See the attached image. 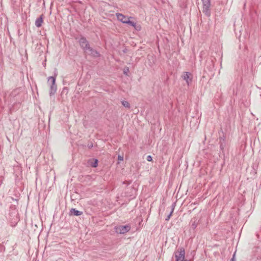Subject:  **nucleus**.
Here are the masks:
<instances>
[{
    "mask_svg": "<svg viewBox=\"0 0 261 261\" xmlns=\"http://www.w3.org/2000/svg\"><path fill=\"white\" fill-rule=\"evenodd\" d=\"M79 43L85 53H88L89 51L88 54L94 58H98L100 56V54L98 51L90 46L88 41L85 37L81 36L79 39Z\"/></svg>",
    "mask_w": 261,
    "mask_h": 261,
    "instance_id": "nucleus-1",
    "label": "nucleus"
},
{
    "mask_svg": "<svg viewBox=\"0 0 261 261\" xmlns=\"http://www.w3.org/2000/svg\"><path fill=\"white\" fill-rule=\"evenodd\" d=\"M57 75V73H55L54 76H51L48 77L47 82L48 84L49 85L50 89H49V95L53 96L55 94L57 91V87L56 84V76Z\"/></svg>",
    "mask_w": 261,
    "mask_h": 261,
    "instance_id": "nucleus-2",
    "label": "nucleus"
},
{
    "mask_svg": "<svg viewBox=\"0 0 261 261\" xmlns=\"http://www.w3.org/2000/svg\"><path fill=\"white\" fill-rule=\"evenodd\" d=\"M202 3V12L207 17L211 16V0H201Z\"/></svg>",
    "mask_w": 261,
    "mask_h": 261,
    "instance_id": "nucleus-3",
    "label": "nucleus"
},
{
    "mask_svg": "<svg viewBox=\"0 0 261 261\" xmlns=\"http://www.w3.org/2000/svg\"><path fill=\"white\" fill-rule=\"evenodd\" d=\"M175 257L176 261H189V260L185 259V251L183 247H180L178 249V252H176L175 254Z\"/></svg>",
    "mask_w": 261,
    "mask_h": 261,
    "instance_id": "nucleus-4",
    "label": "nucleus"
},
{
    "mask_svg": "<svg viewBox=\"0 0 261 261\" xmlns=\"http://www.w3.org/2000/svg\"><path fill=\"white\" fill-rule=\"evenodd\" d=\"M130 225L127 224L125 225H119L115 227V231L117 233L124 234L128 232L130 229Z\"/></svg>",
    "mask_w": 261,
    "mask_h": 261,
    "instance_id": "nucleus-5",
    "label": "nucleus"
},
{
    "mask_svg": "<svg viewBox=\"0 0 261 261\" xmlns=\"http://www.w3.org/2000/svg\"><path fill=\"white\" fill-rule=\"evenodd\" d=\"M182 79L186 81V83L189 86L192 82L193 76L192 74L189 72H185L182 76Z\"/></svg>",
    "mask_w": 261,
    "mask_h": 261,
    "instance_id": "nucleus-6",
    "label": "nucleus"
},
{
    "mask_svg": "<svg viewBox=\"0 0 261 261\" xmlns=\"http://www.w3.org/2000/svg\"><path fill=\"white\" fill-rule=\"evenodd\" d=\"M116 16L119 21H121L123 23H125V24L127 22V20H128L129 18H133L132 17H128L124 15L123 14H122L121 13H116Z\"/></svg>",
    "mask_w": 261,
    "mask_h": 261,
    "instance_id": "nucleus-7",
    "label": "nucleus"
},
{
    "mask_svg": "<svg viewBox=\"0 0 261 261\" xmlns=\"http://www.w3.org/2000/svg\"><path fill=\"white\" fill-rule=\"evenodd\" d=\"M83 214V212L78 211L75 208H72L70 210L69 215L70 216H79Z\"/></svg>",
    "mask_w": 261,
    "mask_h": 261,
    "instance_id": "nucleus-8",
    "label": "nucleus"
},
{
    "mask_svg": "<svg viewBox=\"0 0 261 261\" xmlns=\"http://www.w3.org/2000/svg\"><path fill=\"white\" fill-rule=\"evenodd\" d=\"M220 144V148L222 153L224 152V150L226 146V143L225 141V137H221L220 138L219 140Z\"/></svg>",
    "mask_w": 261,
    "mask_h": 261,
    "instance_id": "nucleus-9",
    "label": "nucleus"
},
{
    "mask_svg": "<svg viewBox=\"0 0 261 261\" xmlns=\"http://www.w3.org/2000/svg\"><path fill=\"white\" fill-rule=\"evenodd\" d=\"M43 22V15H41L37 18L35 21V25L37 27L39 28L42 25Z\"/></svg>",
    "mask_w": 261,
    "mask_h": 261,
    "instance_id": "nucleus-10",
    "label": "nucleus"
},
{
    "mask_svg": "<svg viewBox=\"0 0 261 261\" xmlns=\"http://www.w3.org/2000/svg\"><path fill=\"white\" fill-rule=\"evenodd\" d=\"M98 160L93 159L89 161V164L92 167L96 168L98 166Z\"/></svg>",
    "mask_w": 261,
    "mask_h": 261,
    "instance_id": "nucleus-11",
    "label": "nucleus"
},
{
    "mask_svg": "<svg viewBox=\"0 0 261 261\" xmlns=\"http://www.w3.org/2000/svg\"><path fill=\"white\" fill-rule=\"evenodd\" d=\"M199 221H197V220H195L194 221H191V228L194 230L197 226Z\"/></svg>",
    "mask_w": 261,
    "mask_h": 261,
    "instance_id": "nucleus-12",
    "label": "nucleus"
},
{
    "mask_svg": "<svg viewBox=\"0 0 261 261\" xmlns=\"http://www.w3.org/2000/svg\"><path fill=\"white\" fill-rule=\"evenodd\" d=\"M121 103L125 108H130V104L127 101L122 100L121 101Z\"/></svg>",
    "mask_w": 261,
    "mask_h": 261,
    "instance_id": "nucleus-13",
    "label": "nucleus"
},
{
    "mask_svg": "<svg viewBox=\"0 0 261 261\" xmlns=\"http://www.w3.org/2000/svg\"><path fill=\"white\" fill-rule=\"evenodd\" d=\"M130 18L128 19V20H127V22L126 24H127L130 26H132L133 27H136V22L130 21Z\"/></svg>",
    "mask_w": 261,
    "mask_h": 261,
    "instance_id": "nucleus-14",
    "label": "nucleus"
},
{
    "mask_svg": "<svg viewBox=\"0 0 261 261\" xmlns=\"http://www.w3.org/2000/svg\"><path fill=\"white\" fill-rule=\"evenodd\" d=\"M172 214H173V212H170L169 214L168 215V216L166 217V218L165 219V220L167 221H169V219H170L171 217L172 216Z\"/></svg>",
    "mask_w": 261,
    "mask_h": 261,
    "instance_id": "nucleus-15",
    "label": "nucleus"
},
{
    "mask_svg": "<svg viewBox=\"0 0 261 261\" xmlns=\"http://www.w3.org/2000/svg\"><path fill=\"white\" fill-rule=\"evenodd\" d=\"M208 64H211V66H210V67L208 68V70H211L213 68V67H214V64H213V62L212 61L208 62Z\"/></svg>",
    "mask_w": 261,
    "mask_h": 261,
    "instance_id": "nucleus-16",
    "label": "nucleus"
},
{
    "mask_svg": "<svg viewBox=\"0 0 261 261\" xmlns=\"http://www.w3.org/2000/svg\"><path fill=\"white\" fill-rule=\"evenodd\" d=\"M146 160L148 162H151L152 160V156L150 155L147 156Z\"/></svg>",
    "mask_w": 261,
    "mask_h": 261,
    "instance_id": "nucleus-17",
    "label": "nucleus"
},
{
    "mask_svg": "<svg viewBox=\"0 0 261 261\" xmlns=\"http://www.w3.org/2000/svg\"><path fill=\"white\" fill-rule=\"evenodd\" d=\"M135 29L137 30V31H140L141 30V27L140 25H137L136 24V27H134Z\"/></svg>",
    "mask_w": 261,
    "mask_h": 261,
    "instance_id": "nucleus-18",
    "label": "nucleus"
},
{
    "mask_svg": "<svg viewBox=\"0 0 261 261\" xmlns=\"http://www.w3.org/2000/svg\"><path fill=\"white\" fill-rule=\"evenodd\" d=\"M129 72V69L128 68H126V69H124L123 70V73L125 75H127V73Z\"/></svg>",
    "mask_w": 261,
    "mask_h": 261,
    "instance_id": "nucleus-19",
    "label": "nucleus"
},
{
    "mask_svg": "<svg viewBox=\"0 0 261 261\" xmlns=\"http://www.w3.org/2000/svg\"><path fill=\"white\" fill-rule=\"evenodd\" d=\"M235 256H236V253H234L233 255H232V257L230 259V261H236V259Z\"/></svg>",
    "mask_w": 261,
    "mask_h": 261,
    "instance_id": "nucleus-20",
    "label": "nucleus"
},
{
    "mask_svg": "<svg viewBox=\"0 0 261 261\" xmlns=\"http://www.w3.org/2000/svg\"><path fill=\"white\" fill-rule=\"evenodd\" d=\"M175 206V202L173 203L172 204V207H171V212H172L173 213V211H174V210Z\"/></svg>",
    "mask_w": 261,
    "mask_h": 261,
    "instance_id": "nucleus-21",
    "label": "nucleus"
},
{
    "mask_svg": "<svg viewBox=\"0 0 261 261\" xmlns=\"http://www.w3.org/2000/svg\"><path fill=\"white\" fill-rule=\"evenodd\" d=\"M118 159L119 161H123V156L120 155H118Z\"/></svg>",
    "mask_w": 261,
    "mask_h": 261,
    "instance_id": "nucleus-22",
    "label": "nucleus"
},
{
    "mask_svg": "<svg viewBox=\"0 0 261 261\" xmlns=\"http://www.w3.org/2000/svg\"><path fill=\"white\" fill-rule=\"evenodd\" d=\"M93 147V144L92 143L88 144V147L89 148H91Z\"/></svg>",
    "mask_w": 261,
    "mask_h": 261,
    "instance_id": "nucleus-23",
    "label": "nucleus"
}]
</instances>
